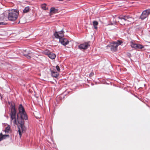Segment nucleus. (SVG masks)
I'll return each mask as SVG.
<instances>
[{
	"label": "nucleus",
	"instance_id": "nucleus-21",
	"mask_svg": "<svg viewBox=\"0 0 150 150\" xmlns=\"http://www.w3.org/2000/svg\"><path fill=\"white\" fill-rule=\"evenodd\" d=\"M94 75V73L93 72H91L89 75V76L90 77H91L93 76Z\"/></svg>",
	"mask_w": 150,
	"mask_h": 150
},
{
	"label": "nucleus",
	"instance_id": "nucleus-11",
	"mask_svg": "<svg viewBox=\"0 0 150 150\" xmlns=\"http://www.w3.org/2000/svg\"><path fill=\"white\" fill-rule=\"evenodd\" d=\"M0 141H1L5 139L6 137H9V135H3L1 133L0 134Z\"/></svg>",
	"mask_w": 150,
	"mask_h": 150
},
{
	"label": "nucleus",
	"instance_id": "nucleus-19",
	"mask_svg": "<svg viewBox=\"0 0 150 150\" xmlns=\"http://www.w3.org/2000/svg\"><path fill=\"white\" fill-rule=\"evenodd\" d=\"M31 54V55L32 54V53H28V54H24V55L28 59H30L31 58V56L30 55H29V54Z\"/></svg>",
	"mask_w": 150,
	"mask_h": 150
},
{
	"label": "nucleus",
	"instance_id": "nucleus-17",
	"mask_svg": "<svg viewBox=\"0 0 150 150\" xmlns=\"http://www.w3.org/2000/svg\"><path fill=\"white\" fill-rule=\"evenodd\" d=\"M46 5L45 4H43L41 5V7L43 9L46 10L48 9V8L46 7Z\"/></svg>",
	"mask_w": 150,
	"mask_h": 150
},
{
	"label": "nucleus",
	"instance_id": "nucleus-18",
	"mask_svg": "<svg viewBox=\"0 0 150 150\" xmlns=\"http://www.w3.org/2000/svg\"><path fill=\"white\" fill-rule=\"evenodd\" d=\"M51 52L48 50H46L44 51V53L45 55H47V56L50 54Z\"/></svg>",
	"mask_w": 150,
	"mask_h": 150
},
{
	"label": "nucleus",
	"instance_id": "nucleus-2",
	"mask_svg": "<svg viewBox=\"0 0 150 150\" xmlns=\"http://www.w3.org/2000/svg\"><path fill=\"white\" fill-rule=\"evenodd\" d=\"M120 21L118 22L120 23L121 25L125 24V22L126 21L131 22L134 20V18L129 16L120 15L118 17Z\"/></svg>",
	"mask_w": 150,
	"mask_h": 150
},
{
	"label": "nucleus",
	"instance_id": "nucleus-5",
	"mask_svg": "<svg viewBox=\"0 0 150 150\" xmlns=\"http://www.w3.org/2000/svg\"><path fill=\"white\" fill-rule=\"evenodd\" d=\"M131 46L132 48H134L136 50L142 49L144 48V46L141 44L135 43L134 41H131L130 42Z\"/></svg>",
	"mask_w": 150,
	"mask_h": 150
},
{
	"label": "nucleus",
	"instance_id": "nucleus-7",
	"mask_svg": "<svg viewBox=\"0 0 150 150\" xmlns=\"http://www.w3.org/2000/svg\"><path fill=\"white\" fill-rule=\"evenodd\" d=\"M54 35L55 38H63L64 36V33L63 30L59 32H56L54 34Z\"/></svg>",
	"mask_w": 150,
	"mask_h": 150
},
{
	"label": "nucleus",
	"instance_id": "nucleus-10",
	"mask_svg": "<svg viewBox=\"0 0 150 150\" xmlns=\"http://www.w3.org/2000/svg\"><path fill=\"white\" fill-rule=\"evenodd\" d=\"M58 10L54 7H52L50 9V15L58 13Z\"/></svg>",
	"mask_w": 150,
	"mask_h": 150
},
{
	"label": "nucleus",
	"instance_id": "nucleus-20",
	"mask_svg": "<svg viewBox=\"0 0 150 150\" xmlns=\"http://www.w3.org/2000/svg\"><path fill=\"white\" fill-rule=\"evenodd\" d=\"M56 68L57 69V70L58 71H60V70L59 67V66H58V65L56 67Z\"/></svg>",
	"mask_w": 150,
	"mask_h": 150
},
{
	"label": "nucleus",
	"instance_id": "nucleus-22",
	"mask_svg": "<svg viewBox=\"0 0 150 150\" xmlns=\"http://www.w3.org/2000/svg\"><path fill=\"white\" fill-rule=\"evenodd\" d=\"M145 11H147V13H148V15H149L150 14V9L146 10Z\"/></svg>",
	"mask_w": 150,
	"mask_h": 150
},
{
	"label": "nucleus",
	"instance_id": "nucleus-15",
	"mask_svg": "<svg viewBox=\"0 0 150 150\" xmlns=\"http://www.w3.org/2000/svg\"><path fill=\"white\" fill-rule=\"evenodd\" d=\"M30 10V8L29 7L27 6L25 7L24 9L23 10V12L24 13H27Z\"/></svg>",
	"mask_w": 150,
	"mask_h": 150
},
{
	"label": "nucleus",
	"instance_id": "nucleus-13",
	"mask_svg": "<svg viewBox=\"0 0 150 150\" xmlns=\"http://www.w3.org/2000/svg\"><path fill=\"white\" fill-rule=\"evenodd\" d=\"M51 73L53 77L56 78L58 77V76L59 74L57 72L52 71Z\"/></svg>",
	"mask_w": 150,
	"mask_h": 150
},
{
	"label": "nucleus",
	"instance_id": "nucleus-4",
	"mask_svg": "<svg viewBox=\"0 0 150 150\" xmlns=\"http://www.w3.org/2000/svg\"><path fill=\"white\" fill-rule=\"evenodd\" d=\"M18 14V11L15 10L11 11L8 13V19L10 21H14L17 19Z\"/></svg>",
	"mask_w": 150,
	"mask_h": 150
},
{
	"label": "nucleus",
	"instance_id": "nucleus-8",
	"mask_svg": "<svg viewBox=\"0 0 150 150\" xmlns=\"http://www.w3.org/2000/svg\"><path fill=\"white\" fill-rule=\"evenodd\" d=\"M59 42L62 44L64 46L67 45L69 42V41L67 39L63 38H60Z\"/></svg>",
	"mask_w": 150,
	"mask_h": 150
},
{
	"label": "nucleus",
	"instance_id": "nucleus-23",
	"mask_svg": "<svg viewBox=\"0 0 150 150\" xmlns=\"http://www.w3.org/2000/svg\"><path fill=\"white\" fill-rule=\"evenodd\" d=\"M4 23L3 22H1V23H0V25H4Z\"/></svg>",
	"mask_w": 150,
	"mask_h": 150
},
{
	"label": "nucleus",
	"instance_id": "nucleus-16",
	"mask_svg": "<svg viewBox=\"0 0 150 150\" xmlns=\"http://www.w3.org/2000/svg\"><path fill=\"white\" fill-rule=\"evenodd\" d=\"M10 127L9 125H8L6 128L5 132L6 133H8L10 131Z\"/></svg>",
	"mask_w": 150,
	"mask_h": 150
},
{
	"label": "nucleus",
	"instance_id": "nucleus-3",
	"mask_svg": "<svg viewBox=\"0 0 150 150\" xmlns=\"http://www.w3.org/2000/svg\"><path fill=\"white\" fill-rule=\"evenodd\" d=\"M122 43V41L118 40L117 42H113L107 47L108 48H110L111 51L115 52L117 50L118 46L121 45Z\"/></svg>",
	"mask_w": 150,
	"mask_h": 150
},
{
	"label": "nucleus",
	"instance_id": "nucleus-14",
	"mask_svg": "<svg viewBox=\"0 0 150 150\" xmlns=\"http://www.w3.org/2000/svg\"><path fill=\"white\" fill-rule=\"evenodd\" d=\"M98 23L97 21H94L93 22V26L94 28L96 29H97V25H98Z\"/></svg>",
	"mask_w": 150,
	"mask_h": 150
},
{
	"label": "nucleus",
	"instance_id": "nucleus-1",
	"mask_svg": "<svg viewBox=\"0 0 150 150\" xmlns=\"http://www.w3.org/2000/svg\"><path fill=\"white\" fill-rule=\"evenodd\" d=\"M19 112L16 115L15 105H12L11 106V110L10 115L11 117V122H13L14 125H20V128L18 127V132L20 137L24 130L23 125L24 120L28 119V116L24 107L22 104L18 106Z\"/></svg>",
	"mask_w": 150,
	"mask_h": 150
},
{
	"label": "nucleus",
	"instance_id": "nucleus-9",
	"mask_svg": "<svg viewBox=\"0 0 150 150\" xmlns=\"http://www.w3.org/2000/svg\"><path fill=\"white\" fill-rule=\"evenodd\" d=\"M148 16V13H147V11L145 10L142 12L141 16V18L142 19L144 20Z\"/></svg>",
	"mask_w": 150,
	"mask_h": 150
},
{
	"label": "nucleus",
	"instance_id": "nucleus-12",
	"mask_svg": "<svg viewBox=\"0 0 150 150\" xmlns=\"http://www.w3.org/2000/svg\"><path fill=\"white\" fill-rule=\"evenodd\" d=\"M48 56L51 59H54L56 56L55 54L52 52H50Z\"/></svg>",
	"mask_w": 150,
	"mask_h": 150
},
{
	"label": "nucleus",
	"instance_id": "nucleus-6",
	"mask_svg": "<svg viewBox=\"0 0 150 150\" xmlns=\"http://www.w3.org/2000/svg\"><path fill=\"white\" fill-rule=\"evenodd\" d=\"M89 43L90 42H85L83 44H81L79 46V47L80 49H87L88 47L90 46Z\"/></svg>",
	"mask_w": 150,
	"mask_h": 150
}]
</instances>
